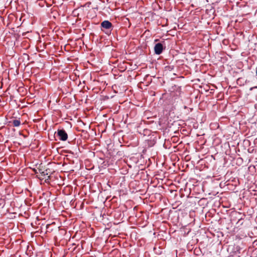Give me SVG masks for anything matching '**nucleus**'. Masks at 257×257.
<instances>
[{
	"label": "nucleus",
	"instance_id": "nucleus-1",
	"mask_svg": "<svg viewBox=\"0 0 257 257\" xmlns=\"http://www.w3.org/2000/svg\"><path fill=\"white\" fill-rule=\"evenodd\" d=\"M55 162H40L35 164V167L33 169L36 173H40L43 175H48L54 172L53 166L56 165Z\"/></svg>",
	"mask_w": 257,
	"mask_h": 257
},
{
	"label": "nucleus",
	"instance_id": "nucleus-2",
	"mask_svg": "<svg viewBox=\"0 0 257 257\" xmlns=\"http://www.w3.org/2000/svg\"><path fill=\"white\" fill-rule=\"evenodd\" d=\"M57 135L59 137V140L61 141H65L68 139L67 134L63 129L58 130Z\"/></svg>",
	"mask_w": 257,
	"mask_h": 257
},
{
	"label": "nucleus",
	"instance_id": "nucleus-3",
	"mask_svg": "<svg viewBox=\"0 0 257 257\" xmlns=\"http://www.w3.org/2000/svg\"><path fill=\"white\" fill-rule=\"evenodd\" d=\"M163 49V46L160 43L156 44L154 47L155 53L157 55L161 54L162 53Z\"/></svg>",
	"mask_w": 257,
	"mask_h": 257
},
{
	"label": "nucleus",
	"instance_id": "nucleus-4",
	"mask_svg": "<svg viewBox=\"0 0 257 257\" xmlns=\"http://www.w3.org/2000/svg\"><path fill=\"white\" fill-rule=\"evenodd\" d=\"M139 162H134V167L136 171L143 170L145 168V166H144V164H138Z\"/></svg>",
	"mask_w": 257,
	"mask_h": 257
},
{
	"label": "nucleus",
	"instance_id": "nucleus-5",
	"mask_svg": "<svg viewBox=\"0 0 257 257\" xmlns=\"http://www.w3.org/2000/svg\"><path fill=\"white\" fill-rule=\"evenodd\" d=\"M101 26L105 29H109L112 27V24L108 21H104L101 23Z\"/></svg>",
	"mask_w": 257,
	"mask_h": 257
},
{
	"label": "nucleus",
	"instance_id": "nucleus-6",
	"mask_svg": "<svg viewBox=\"0 0 257 257\" xmlns=\"http://www.w3.org/2000/svg\"><path fill=\"white\" fill-rule=\"evenodd\" d=\"M12 122L14 126H19L21 124V121L19 119H14Z\"/></svg>",
	"mask_w": 257,
	"mask_h": 257
},
{
	"label": "nucleus",
	"instance_id": "nucleus-7",
	"mask_svg": "<svg viewBox=\"0 0 257 257\" xmlns=\"http://www.w3.org/2000/svg\"><path fill=\"white\" fill-rule=\"evenodd\" d=\"M108 162H103L101 164V166H100V167L101 168H105L106 166H108L109 165L108 164Z\"/></svg>",
	"mask_w": 257,
	"mask_h": 257
},
{
	"label": "nucleus",
	"instance_id": "nucleus-8",
	"mask_svg": "<svg viewBox=\"0 0 257 257\" xmlns=\"http://www.w3.org/2000/svg\"><path fill=\"white\" fill-rule=\"evenodd\" d=\"M181 88H180V87H178L177 88V92L178 93V95H180V94H181Z\"/></svg>",
	"mask_w": 257,
	"mask_h": 257
},
{
	"label": "nucleus",
	"instance_id": "nucleus-9",
	"mask_svg": "<svg viewBox=\"0 0 257 257\" xmlns=\"http://www.w3.org/2000/svg\"><path fill=\"white\" fill-rule=\"evenodd\" d=\"M191 163H192L193 165L194 166H196V168H197L198 167L196 166L199 163V161H197V162H191Z\"/></svg>",
	"mask_w": 257,
	"mask_h": 257
},
{
	"label": "nucleus",
	"instance_id": "nucleus-10",
	"mask_svg": "<svg viewBox=\"0 0 257 257\" xmlns=\"http://www.w3.org/2000/svg\"><path fill=\"white\" fill-rule=\"evenodd\" d=\"M85 167H86V168L88 170H90V169H92L94 167V166H93L92 167H89L87 164H85Z\"/></svg>",
	"mask_w": 257,
	"mask_h": 257
},
{
	"label": "nucleus",
	"instance_id": "nucleus-11",
	"mask_svg": "<svg viewBox=\"0 0 257 257\" xmlns=\"http://www.w3.org/2000/svg\"><path fill=\"white\" fill-rule=\"evenodd\" d=\"M50 225V224H47L46 225V228H47V229H49Z\"/></svg>",
	"mask_w": 257,
	"mask_h": 257
},
{
	"label": "nucleus",
	"instance_id": "nucleus-12",
	"mask_svg": "<svg viewBox=\"0 0 257 257\" xmlns=\"http://www.w3.org/2000/svg\"><path fill=\"white\" fill-rule=\"evenodd\" d=\"M2 86H3V84L2 83L1 86H0V88H2Z\"/></svg>",
	"mask_w": 257,
	"mask_h": 257
},
{
	"label": "nucleus",
	"instance_id": "nucleus-13",
	"mask_svg": "<svg viewBox=\"0 0 257 257\" xmlns=\"http://www.w3.org/2000/svg\"><path fill=\"white\" fill-rule=\"evenodd\" d=\"M187 162H187V161L183 162V165H184V164H185V163H187Z\"/></svg>",
	"mask_w": 257,
	"mask_h": 257
},
{
	"label": "nucleus",
	"instance_id": "nucleus-14",
	"mask_svg": "<svg viewBox=\"0 0 257 257\" xmlns=\"http://www.w3.org/2000/svg\"><path fill=\"white\" fill-rule=\"evenodd\" d=\"M128 165V166H129L130 168H131V167H132V165Z\"/></svg>",
	"mask_w": 257,
	"mask_h": 257
},
{
	"label": "nucleus",
	"instance_id": "nucleus-15",
	"mask_svg": "<svg viewBox=\"0 0 257 257\" xmlns=\"http://www.w3.org/2000/svg\"><path fill=\"white\" fill-rule=\"evenodd\" d=\"M148 161H151L150 158H149V159H148Z\"/></svg>",
	"mask_w": 257,
	"mask_h": 257
},
{
	"label": "nucleus",
	"instance_id": "nucleus-16",
	"mask_svg": "<svg viewBox=\"0 0 257 257\" xmlns=\"http://www.w3.org/2000/svg\"><path fill=\"white\" fill-rule=\"evenodd\" d=\"M256 74L257 75V68H256Z\"/></svg>",
	"mask_w": 257,
	"mask_h": 257
}]
</instances>
